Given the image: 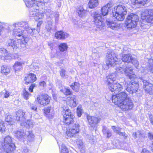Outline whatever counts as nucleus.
Masks as SVG:
<instances>
[{
  "label": "nucleus",
  "instance_id": "nucleus-1",
  "mask_svg": "<svg viewBox=\"0 0 153 153\" xmlns=\"http://www.w3.org/2000/svg\"><path fill=\"white\" fill-rule=\"evenodd\" d=\"M26 6L30 8L29 15L34 17L36 20L42 19L44 17V12L41 10L45 2L43 0H23Z\"/></svg>",
  "mask_w": 153,
  "mask_h": 153
},
{
  "label": "nucleus",
  "instance_id": "nucleus-2",
  "mask_svg": "<svg viewBox=\"0 0 153 153\" xmlns=\"http://www.w3.org/2000/svg\"><path fill=\"white\" fill-rule=\"evenodd\" d=\"M116 72L120 74H122L125 72L126 76H128L131 82H127L125 81V87L126 91L130 94H133L135 93L138 89V84L136 82H134L133 79L136 78V76L133 71V69L131 67L128 68L125 66H123L122 67H118L115 68Z\"/></svg>",
  "mask_w": 153,
  "mask_h": 153
},
{
  "label": "nucleus",
  "instance_id": "nucleus-3",
  "mask_svg": "<svg viewBox=\"0 0 153 153\" xmlns=\"http://www.w3.org/2000/svg\"><path fill=\"white\" fill-rule=\"evenodd\" d=\"M114 95L112 97V102L118 105L123 111L131 109L133 104L131 99L125 92Z\"/></svg>",
  "mask_w": 153,
  "mask_h": 153
},
{
  "label": "nucleus",
  "instance_id": "nucleus-4",
  "mask_svg": "<svg viewBox=\"0 0 153 153\" xmlns=\"http://www.w3.org/2000/svg\"><path fill=\"white\" fill-rule=\"evenodd\" d=\"M106 63L108 67L121 63V60L124 62L128 63L131 62L132 58L131 55L128 54L123 55L122 59H118L113 52H108L106 55Z\"/></svg>",
  "mask_w": 153,
  "mask_h": 153
},
{
  "label": "nucleus",
  "instance_id": "nucleus-5",
  "mask_svg": "<svg viewBox=\"0 0 153 153\" xmlns=\"http://www.w3.org/2000/svg\"><path fill=\"white\" fill-rule=\"evenodd\" d=\"M13 27H14L13 34L14 36L16 37L22 36L24 38L28 37L26 33V29L28 27L27 22H21L14 24Z\"/></svg>",
  "mask_w": 153,
  "mask_h": 153
},
{
  "label": "nucleus",
  "instance_id": "nucleus-6",
  "mask_svg": "<svg viewBox=\"0 0 153 153\" xmlns=\"http://www.w3.org/2000/svg\"><path fill=\"white\" fill-rule=\"evenodd\" d=\"M106 78V83L108 88L111 92H114L115 94H117L122 90L123 88L121 85L117 82L113 84L114 82L116 79V73L111 74L107 76Z\"/></svg>",
  "mask_w": 153,
  "mask_h": 153
},
{
  "label": "nucleus",
  "instance_id": "nucleus-7",
  "mask_svg": "<svg viewBox=\"0 0 153 153\" xmlns=\"http://www.w3.org/2000/svg\"><path fill=\"white\" fill-rule=\"evenodd\" d=\"M126 7L123 5H119L115 7L112 10L113 16L119 21H122L125 18L127 13Z\"/></svg>",
  "mask_w": 153,
  "mask_h": 153
},
{
  "label": "nucleus",
  "instance_id": "nucleus-8",
  "mask_svg": "<svg viewBox=\"0 0 153 153\" xmlns=\"http://www.w3.org/2000/svg\"><path fill=\"white\" fill-rule=\"evenodd\" d=\"M139 19L137 15L133 13L128 14L126 19V22L127 28L130 29L135 28L137 25Z\"/></svg>",
  "mask_w": 153,
  "mask_h": 153
},
{
  "label": "nucleus",
  "instance_id": "nucleus-9",
  "mask_svg": "<svg viewBox=\"0 0 153 153\" xmlns=\"http://www.w3.org/2000/svg\"><path fill=\"white\" fill-rule=\"evenodd\" d=\"M1 145L7 153L12 152L15 149V145L12 143L11 137L9 136L4 138V142L2 143Z\"/></svg>",
  "mask_w": 153,
  "mask_h": 153
},
{
  "label": "nucleus",
  "instance_id": "nucleus-10",
  "mask_svg": "<svg viewBox=\"0 0 153 153\" xmlns=\"http://www.w3.org/2000/svg\"><path fill=\"white\" fill-rule=\"evenodd\" d=\"M92 15L94 17V21L97 28L100 29L104 26V19L102 18L100 14L97 12H94Z\"/></svg>",
  "mask_w": 153,
  "mask_h": 153
},
{
  "label": "nucleus",
  "instance_id": "nucleus-11",
  "mask_svg": "<svg viewBox=\"0 0 153 153\" xmlns=\"http://www.w3.org/2000/svg\"><path fill=\"white\" fill-rule=\"evenodd\" d=\"M141 18L147 22H151L153 21V10H146L141 14Z\"/></svg>",
  "mask_w": 153,
  "mask_h": 153
},
{
  "label": "nucleus",
  "instance_id": "nucleus-12",
  "mask_svg": "<svg viewBox=\"0 0 153 153\" xmlns=\"http://www.w3.org/2000/svg\"><path fill=\"white\" fill-rule=\"evenodd\" d=\"M51 98L47 94H42L39 95L36 101L39 104L45 106L48 104Z\"/></svg>",
  "mask_w": 153,
  "mask_h": 153
},
{
  "label": "nucleus",
  "instance_id": "nucleus-13",
  "mask_svg": "<svg viewBox=\"0 0 153 153\" xmlns=\"http://www.w3.org/2000/svg\"><path fill=\"white\" fill-rule=\"evenodd\" d=\"M79 126L78 123H75L66 131V134L68 137H71L79 132Z\"/></svg>",
  "mask_w": 153,
  "mask_h": 153
},
{
  "label": "nucleus",
  "instance_id": "nucleus-14",
  "mask_svg": "<svg viewBox=\"0 0 153 153\" xmlns=\"http://www.w3.org/2000/svg\"><path fill=\"white\" fill-rule=\"evenodd\" d=\"M25 113L21 109H20L16 112V120H17L21 122L20 123L21 126H25V121L26 120Z\"/></svg>",
  "mask_w": 153,
  "mask_h": 153
},
{
  "label": "nucleus",
  "instance_id": "nucleus-15",
  "mask_svg": "<svg viewBox=\"0 0 153 153\" xmlns=\"http://www.w3.org/2000/svg\"><path fill=\"white\" fill-rule=\"evenodd\" d=\"M139 79L143 82V88L146 92L150 94H153V85L151 83H149L147 80H144L141 77H140Z\"/></svg>",
  "mask_w": 153,
  "mask_h": 153
},
{
  "label": "nucleus",
  "instance_id": "nucleus-16",
  "mask_svg": "<svg viewBox=\"0 0 153 153\" xmlns=\"http://www.w3.org/2000/svg\"><path fill=\"white\" fill-rule=\"evenodd\" d=\"M87 118L89 124L92 127L95 126L100 121L99 118L88 115H87Z\"/></svg>",
  "mask_w": 153,
  "mask_h": 153
},
{
  "label": "nucleus",
  "instance_id": "nucleus-17",
  "mask_svg": "<svg viewBox=\"0 0 153 153\" xmlns=\"http://www.w3.org/2000/svg\"><path fill=\"white\" fill-rule=\"evenodd\" d=\"M67 104L70 107H74L77 104L76 97L74 95H71L68 97L66 102Z\"/></svg>",
  "mask_w": 153,
  "mask_h": 153
},
{
  "label": "nucleus",
  "instance_id": "nucleus-18",
  "mask_svg": "<svg viewBox=\"0 0 153 153\" xmlns=\"http://www.w3.org/2000/svg\"><path fill=\"white\" fill-rule=\"evenodd\" d=\"M36 78L35 75L32 73L29 74L25 78V84L27 85L30 83L34 82L36 81Z\"/></svg>",
  "mask_w": 153,
  "mask_h": 153
},
{
  "label": "nucleus",
  "instance_id": "nucleus-19",
  "mask_svg": "<svg viewBox=\"0 0 153 153\" xmlns=\"http://www.w3.org/2000/svg\"><path fill=\"white\" fill-rule=\"evenodd\" d=\"M106 23L108 27L113 30H118L120 28V25L115 21H106Z\"/></svg>",
  "mask_w": 153,
  "mask_h": 153
},
{
  "label": "nucleus",
  "instance_id": "nucleus-20",
  "mask_svg": "<svg viewBox=\"0 0 153 153\" xmlns=\"http://www.w3.org/2000/svg\"><path fill=\"white\" fill-rule=\"evenodd\" d=\"M68 36V34L66 32L62 31H58L56 32L55 35V37L58 39H64Z\"/></svg>",
  "mask_w": 153,
  "mask_h": 153
},
{
  "label": "nucleus",
  "instance_id": "nucleus-21",
  "mask_svg": "<svg viewBox=\"0 0 153 153\" xmlns=\"http://www.w3.org/2000/svg\"><path fill=\"white\" fill-rule=\"evenodd\" d=\"M113 4L111 2L108 3L106 5L103 6L101 8V13L103 16L106 15L110 10L111 7H112Z\"/></svg>",
  "mask_w": 153,
  "mask_h": 153
},
{
  "label": "nucleus",
  "instance_id": "nucleus-22",
  "mask_svg": "<svg viewBox=\"0 0 153 153\" xmlns=\"http://www.w3.org/2000/svg\"><path fill=\"white\" fill-rule=\"evenodd\" d=\"M15 136L19 140H22L26 137V133H25L23 130L16 131L14 133Z\"/></svg>",
  "mask_w": 153,
  "mask_h": 153
},
{
  "label": "nucleus",
  "instance_id": "nucleus-23",
  "mask_svg": "<svg viewBox=\"0 0 153 153\" xmlns=\"http://www.w3.org/2000/svg\"><path fill=\"white\" fill-rule=\"evenodd\" d=\"M26 31L27 32V35L28 36L30 34L33 35L34 34H36L37 33H39L40 31V28H37L36 29H31L28 26V27L26 29Z\"/></svg>",
  "mask_w": 153,
  "mask_h": 153
},
{
  "label": "nucleus",
  "instance_id": "nucleus-24",
  "mask_svg": "<svg viewBox=\"0 0 153 153\" xmlns=\"http://www.w3.org/2000/svg\"><path fill=\"white\" fill-rule=\"evenodd\" d=\"M46 14L48 16H49L50 19L52 18L53 17H54L56 19V18H58L59 16L58 12H54L50 9H48L47 10ZM56 19L55 21H56Z\"/></svg>",
  "mask_w": 153,
  "mask_h": 153
},
{
  "label": "nucleus",
  "instance_id": "nucleus-25",
  "mask_svg": "<svg viewBox=\"0 0 153 153\" xmlns=\"http://www.w3.org/2000/svg\"><path fill=\"white\" fill-rule=\"evenodd\" d=\"M24 62H16L13 66V68L15 72L20 71L22 68V65L24 64Z\"/></svg>",
  "mask_w": 153,
  "mask_h": 153
},
{
  "label": "nucleus",
  "instance_id": "nucleus-26",
  "mask_svg": "<svg viewBox=\"0 0 153 153\" xmlns=\"http://www.w3.org/2000/svg\"><path fill=\"white\" fill-rule=\"evenodd\" d=\"M76 143L81 153H85L84 146L82 140L79 138L77 139L76 140Z\"/></svg>",
  "mask_w": 153,
  "mask_h": 153
},
{
  "label": "nucleus",
  "instance_id": "nucleus-27",
  "mask_svg": "<svg viewBox=\"0 0 153 153\" xmlns=\"http://www.w3.org/2000/svg\"><path fill=\"white\" fill-rule=\"evenodd\" d=\"M112 128L114 131L118 134L119 135L123 136L124 139H126L127 137V135L125 133L121 132L120 131L121 128L120 127H116L115 126H112Z\"/></svg>",
  "mask_w": 153,
  "mask_h": 153
},
{
  "label": "nucleus",
  "instance_id": "nucleus-28",
  "mask_svg": "<svg viewBox=\"0 0 153 153\" xmlns=\"http://www.w3.org/2000/svg\"><path fill=\"white\" fill-rule=\"evenodd\" d=\"M10 68L6 65H3L1 67V73L3 74L7 75L10 72Z\"/></svg>",
  "mask_w": 153,
  "mask_h": 153
},
{
  "label": "nucleus",
  "instance_id": "nucleus-29",
  "mask_svg": "<svg viewBox=\"0 0 153 153\" xmlns=\"http://www.w3.org/2000/svg\"><path fill=\"white\" fill-rule=\"evenodd\" d=\"M0 52L4 54V56H0V58L2 60H8L11 59V57L10 56L7 55V54L5 55V53H8L7 51L5 48H0Z\"/></svg>",
  "mask_w": 153,
  "mask_h": 153
},
{
  "label": "nucleus",
  "instance_id": "nucleus-30",
  "mask_svg": "<svg viewBox=\"0 0 153 153\" xmlns=\"http://www.w3.org/2000/svg\"><path fill=\"white\" fill-rule=\"evenodd\" d=\"M74 117V116H69V117H66V116H65L64 117V123L67 125L71 124L73 123Z\"/></svg>",
  "mask_w": 153,
  "mask_h": 153
},
{
  "label": "nucleus",
  "instance_id": "nucleus-31",
  "mask_svg": "<svg viewBox=\"0 0 153 153\" xmlns=\"http://www.w3.org/2000/svg\"><path fill=\"white\" fill-rule=\"evenodd\" d=\"M63 109L62 112L63 114V117H64L65 116H66V117L74 116L68 107H64Z\"/></svg>",
  "mask_w": 153,
  "mask_h": 153
},
{
  "label": "nucleus",
  "instance_id": "nucleus-32",
  "mask_svg": "<svg viewBox=\"0 0 153 153\" xmlns=\"http://www.w3.org/2000/svg\"><path fill=\"white\" fill-rule=\"evenodd\" d=\"M7 44L9 46L11 47L13 49H16L18 47L15 40L9 39L7 41Z\"/></svg>",
  "mask_w": 153,
  "mask_h": 153
},
{
  "label": "nucleus",
  "instance_id": "nucleus-33",
  "mask_svg": "<svg viewBox=\"0 0 153 153\" xmlns=\"http://www.w3.org/2000/svg\"><path fill=\"white\" fill-rule=\"evenodd\" d=\"M70 86L74 91L75 92H78L79 91L80 85L78 82H75L72 85H71Z\"/></svg>",
  "mask_w": 153,
  "mask_h": 153
},
{
  "label": "nucleus",
  "instance_id": "nucleus-34",
  "mask_svg": "<svg viewBox=\"0 0 153 153\" xmlns=\"http://www.w3.org/2000/svg\"><path fill=\"white\" fill-rule=\"evenodd\" d=\"M98 4V0H90L88 3L89 6L91 8L96 7Z\"/></svg>",
  "mask_w": 153,
  "mask_h": 153
},
{
  "label": "nucleus",
  "instance_id": "nucleus-35",
  "mask_svg": "<svg viewBox=\"0 0 153 153\" xmlns=\"http://www.w3.org/2000/svg\"><path fill=\"white\" fill-rule=\"evenodd\" d=\"M58 48L61 51L64 52L67 50L68 47L66 43H62L59 45Z\"/></svg>",
  "mask_w": 153,
  "mask_h": 153
},
{
  "label": "nucleus",
  "instance_id": "nucleus-36",
  "mask_svg": "<svg viewBox=\"0 0 153 153\" xmlns=\"http://www.w3.org/2000/svg\"><path fill=\"white\" fill-rule=\"evenodd\" d=\"M102 131L105 135L107 137H110L111 135V131L105 126H103Z\"/></svg>",
  "mask_w": 153,
  "mask_h": 153
},
{
  "label": "nucleus",
  "instance_id": "nucleus-37",
  "mask_svg": "<svg viewBox=\"0 0 153 153\" xmlns=\"http://www.w3.org/2000/svg\"><path fill=\"white\" fill-rule=\"evenodd\" d=\"M47 25H46V28L48 32H50L52 30L51 26L53 24L52 21L49 18L47 19Z\"/></svg>",
  "mask_w": 153,
  "mask_h": 153
},
{
  "label": "nucleus",
  "instance_id": "nucleus-38",
  "mask_svg": "<svg viewBox=\"0 0 153 153\" xmlns=\"http://www.w3.org/2000/svg\"><path fill=\"white\" fill-rule=\"evenodd\" d=\"M77 12L80 17H83L85 16L86 13L85 10H84L82 7L77 9Z\"/></svg>",
  "mask_w": 153,
  "mask_h": 153
},
{
  "label": "nucleus",
  "instance_id": "nucleus-39",
  "mask_svg": "<svg viewBox=\"0 0 153 153\" xmlns=\"http://www.w3.org/2000/svg\"><path fill=\"white\" fill-rule=\"evenodd\" d=\"M26 136L27 137V140L29 141L33 140L34 138V135L31 131L26 132Z\"/></svg>",
  "mask_w": 153,
  "mask_h": 153
},
{
  "label": "nucleus",
  "instance_id": "nucleus-40",
  "mask_svg": "<svg viewBox=\"0 0 153 153\" xmlns=\"http://www.w3.org/2000/svg\"><path fill=\"white\" fill-rule=\"evenodd\" d=\"M13 120L11 115H8L6 116L5 121L8 123V125H12L13 124L14 122Z\"/></svg>",
  "mask_w": 153,
  "mask_h": 153
},
{
  "label": "nucleus",
  "instance_id": "nucleus-41",
  "mask_svg": "<svg viewBox=\"0 0 153 153\" xmlns=\"http://www.w3.org/2000/svg\"><path fill=\"white\" fill-rule=\"evenodd\" d=\"M60 153H68V151L66 147L64 144H62L60 150Z\"/></svg>",
  "mask_w": 153,
  "mask_h": 153
},
{
  "label": "nucleus",
  "instance_id": "nucleus-42",
  "mask_svg": "<svg viewBox=\"0 0 153 153\" xmlns=\"http://www.w3.org/2000/svg\"><path fill=\"white\" fill-rule=\"evenodd\" d=\"M1 96H3L4 97L7 98L10 96V92L6 90H4L1 92Z\"/></svg>",
  "mask_w": 153,
  "mask_h": 153
},
{
  "label": "nucleus",
  "instance_id": "nucleus-43",
  "mask_svg": "<svg viewBox=\"0 0 153 153\" xmlns=\"http://www.w3.org/2000/svg\"><path fill=\"white\" fill-rule=\"evenodd\" d=\"M23 96L24 98L26 100H28L31 94L28 93L26 90L24 89L23 90Z\"/></svg>",
  "mask_w": 153,
  "mask_h": 153
},
{
  "label": "nucleus",
  "instance_id": "nucleus-44",
  "mask_svg": "<svg viewBox=\"0 0 153 153\" xmlns=\"http://www.w3.org/2000/svg\"><path fill=\"white\" fill-rule=\"evenodd\" d=\"M83 113V110L81 105H79L77 108V114L79 117H80Z\"/></svg>",
  "mask_w": 153,
  "mask_h": 153
},
{
  "label": "nucleus",
  "instance_id": "nucleus-45",
  "mask_svg": "<svg viewBox=\"0 0 153 153\" xmlns=\"http://www.w3.org/2000/svg\"><path fill=\"white\" fill-rule=\"evenodd\" d=\"M27 38H25V43H23V42H22L20 44V48L22 49L23 50H25L26 48H27V42H26V40L27 39Z\"/></svg>",
  "mask_w": 153,
  "mask_h": 153
},
{
  "label": "nucleus",
  "instance_id": "nucleus-46",
  "mask_svg": "<svg viewBox=\"0 0 153 153\" xmlns=\"http://www.w3.org/2000/svg\"><path fill=\"white\" fill-rule=\"evenodd\" d=\"M65 95H69L71 94V91L68 88H65L64 89L61 90Z\"/></svg>",
  "mask_w": 153,
  "mask_h": 153
},
{
  "label": "nucleus",
  "instance_id": "nucleus-47",
  "mask_svg": "<svg viewBox=\"0 0 153 153\" xmlns=\"http://www.w3.org/2000/svg\"><path fill=\"white\" fill-rule=\"evenodd\" d=\"M60 74L61 76L64 78H66L68 75L65 71L64 69H62L60 71Z\"/></svg>",
  "mask_w": 153,
  "mask_h": 153
},
{
  "label": "nucleus",
  "instance_id": "nucleus-48",
  "mask_svg": "<svg viewBox=\"0 0 153 153\" xmlns=\"http://www.w3.org/2000/svg\"><path fill=\"white\" fill-rule=\"evenodd\" d=\"M131 62L134 65L135 67L138 68V67L139 65V63L136 59L133 58H132Z\"/></svg>",
  "mask_w": 153,
  "mask_h": 153
},
{
  "label": "nucleus",
  "instance_id": "nucleus-49",
  "mask_svg": "<svg viewBox=\"0 0 153 153\" xmlns=\"http://www.w3.org/2000/svg\"><path fill=\"white\" fill-rule=\"evenodd\" d=\"M87 138L89 140V142L91 143L94 141V137L93 135H88Z\"/></svg>",
  "mask_w": 153,
  "mask_h": 153
},
{
  "label": "nucleus",
  "instance_id": "nucleus-50",
  "mask_svg": "<svg viewBox=\"0 0 153 153\" xmlns=\"http://www.w3.org/2000/svg\"><path fill=\"white\" fill-rule=\"evenodd\" d=\"M137 4L144 5L147 0H137Z\"/></svg>",
  "mask_w": 153,
  "mask_h": 153
},
{
  "label": "nucleus",
  "instance_id": "nucleus-51",
  "mask_svg": "<svg viewBox=\"0 0 153 153\" xmlns=\"http://www.w3.org/2000/svg\"><path fill=\"white\" fill-rule=\"evenodd\" d=\"M51 107H48L47 108H45L44 109L45 114L46 115H48L50 113L51 110Z\"/></svg>",
  "mask_w": 153,
  "mask_h": 153
},
{
  "label": "nucleus",
  "instance_id": "nucleus-52",
  "mask_svg": "<svg viewBox=\"0 0 153 153\" xmlns=\"http://www.w3.org/2000/svg\"><path fill=\"white\" fill-rule=\"evenodd\" d=\"M36 85L35 84H32L29 88V90L30 92H32L33 91V88L35 87Z\"/></svg>",
  "mask_w": 153,
  "mask_h": 153
},
{
  "label": "nucleus",
  "instance_id": "nucleus-53",
  "mask_svg": "<svg viewBox=\"0 0 153 153\" xmlns=\"http://www.w3.org/2000/svg\"><path fill=\"white\" fill-rule=\"evenodd\" d=\"M1 128H2V130H3V131H2L1 130H0V131L2 133H4L5 131H6V127L4 125V122H3V123L2 124V126H0Z\"/></svg>",
  "mask_w": 153,
  "mask_h": 153
},
{
  "label": "nucleus",
  "instance_id": "nucleus-54",
  "mask_svg": "<svg viewBox=\"0 0 153 153\" xmlns=\"http://www.w3.org/2000/svg\"><path fill=\"white\" fill-rule=\"evenodd\" d=\"M39 85L40 86L45 87L46 86V83L45 81H44L40 82H39Z\"/></svg>",
  "mask_w": 153,
  "mask_h": 153
},
{
  "label": "nucleus",
  "instance_id": "nucleus-55",
  "mask_svg": "<svg viewBox=\"0 0 153 153\" xmlns=\"http://www.w3.org/2000/svg\"><path fill=\"white\" fill-rule=\"evenodd\" d=\"M30 106L31 109L33 111H36L37 109L36 106L33 104H31Z\"/></svg>",
  "mask_w": 153,
  "mask_h": 153
},
{
  "label": "nucleus",
  "instance_id": "nucleus-56",
  "mask_svg": "<svg viewBox=\"0 0 153 153\" xmlns=\"http://www.w3.org/2000/svg\"><path fill=\"white\" fill-rule=\"evenodd\" d=\"M23 153H30V150L26 147H24L23 149Z\"/></svg>",
  "mask_w": 153,
  "mask_h": 153
},
{
  "label": "nucleus",
  "instance_id": "nucleus-57",
  "mask_svg": "<svg viewBox=\"0 0 153 153\" xmlns=\"http://www.w3.org/2000/svg\"><path fill=\"white\" fill-rule=\"evenodd\" d=\"M130 50V48H128L126 46H125L123 48L122 52L124 53H126V52L127 51L128 52H129Z\"/></svg>",
  "mask_w": 153,
  "mask_h": 153
},
{
  "label": "nucleus",
  "instance_id": "nucleus-58",
  "mask_svg": "<svg viewBox=\"0 0 153 153\" xmlns=\"http://www.w3.org/2000/svg\"><path fill=\"white\" fill-rule=\"evenodd\" d=\"M148 136L149 138L151 140H153V134L151 133H148Z\"/></svg>",
  "mask_w": 153,
  "mask_h": 153
},
{
  "label": "nucleus",
  "instance_id": "nucleus-59",
  "mask_svg": "<svg viewBox=\"0 0 153 153\" xmlns=\"http://www.w3.org/2000/svg\"><path fill=\"white\" fill-rule=\"evenodd\" d=\"M43 21L42 20L39 21L38 23L37 27V28H40L41 25L43 23Z\"/></svg>",
  "mask_w": 153,
  "mask_h": 153
},
{
  "label": "nucleus",
  "instance_id": "nucleus-60",
  "mask_svg": "<svg viewBox=\"0 0 153 153\" xmlns=\"http://www.w3.org/2000/svg\"><path fill=\"white\" fill-rule=\"evenodd\" d=\"M91 104L94 105V106L95 107H97L98 105V104L96 102H93L92 101L91 102Z\"/></svg>",
  "mask_w": 153,
  "mask_h": 153
},
{
  "label": "nucleus",
  "instance_id": "nucleus-61",
  "mask_svg": "<svg viewBox=\"0 0 153 153\" xmlns=\"http://www.w3.org/2000/svg\"><path fill=\"white\" fill-rule=\"evenodd\" d=\"M132 4H137V0H130Z\"/></svg>",
  "mask_w": 153,
  "mask_h": 153
},
{
  "label": "nucleus",
  "instance_id": "nucleus-62",
  "mask_svg": "<svg viewBox=\"0 0 153 153\" xmlns=\"http://www.w3.org/2000/svg\"><path fill=\"white\" fill-rule=\"evenodd\" d=\"M132 136L134 138H136L138 137V136H137V133L136 132H133L132 134Z\"/></svg>",
  "mask_w": 153,
  "mask_h": 153
},
{
  "label": "nucleus",
  "instance_id": "nucleus-63",
  "mask_svg": "<svg viewBox=\"0 0 153 153\" xmlns=\"http://www.w3.org/2000/svg\"><path fill=\"white\" fill-rule=\"evenodd\" d=\"M150 72L153 73V64L150 66Z\"/></svg>",
  "mask_w": 153,
  "mask_h": 153
},
{
  "label": "nucleus",
  "instance_id": "nucleus-64",
  "mask_svg": "<svg viewBox=\"0 0 153 153\" xmlns=\"http://www.w3.org/2000/svg\"><path fill=\"white\" fill-rule=\"evenodd\" d=\"M34 67L35 68L34 70L35 71H37L39 70V67L38 66L35 65L34 66Z\"/></svg>",
  "mask_w": 153,
  "mask_h": 153
}]
</instances>
